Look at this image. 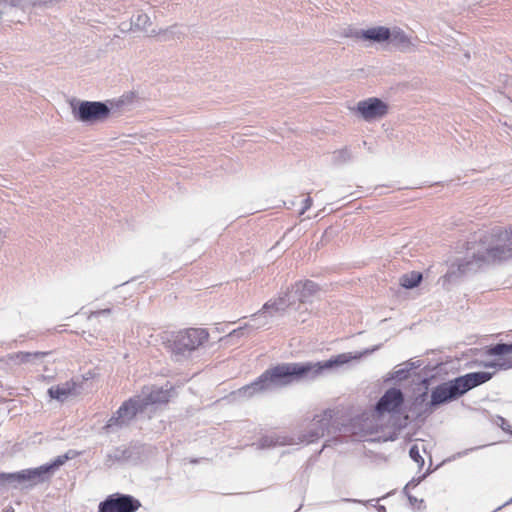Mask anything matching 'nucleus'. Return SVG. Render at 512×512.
<instances>
[{
  "instance_id": "19",
  "label": "nucleus",
  "mask_w": 512,
  "mask_h": 512,
  "mask_svg": "<svg viewBox=\"0 0 512 512\" xmlns=\"http://www.w3.org/2000/svg\"><path fill=\"white\" fill-rule=\"evenodd\" d=\"M47 352H16L13 355H11V359L17 363H26L29 362L32 358H42L46 356Z\"/></svg>"
},
{
  "instance_id": "6",
  "label": "nucleus",
  "mask_w": 512,
  "mask_h": 512,
  "mask_svg": "<svg viewBox=\"0 0 512 512\" xmlns=\"http://www.w3.org/2000/svg\"><path fill=\"white\" fill-rule=\"evenodd\" d=\"M140 507V501L133 496L115 493L99 503L98 512H136Z\"/></svg>"
},
{
  "instance_id": "21",
  "label": "nucleus",
  "mask_w": 512,
  "mask_h": 512,
  "mask_svg": "<svg viewBox=\"0 0 512 512\" xmlns=\"http://www.w3.org/2000/svg\"><path fill=\"white\" fill-rule=\"evenodd\" d=\"M283 304L284 302L282 299H279L278 301L274 302H267L264 304L263 310L273 309L274 311L278 312L284 309Z\"/></svg>"
},
{
  "instance_id": "2",
  "label": "nucleus",
  "mask_w": 512,
  "mask_h": 512,
  "mask_svg": "<svg viewBox=\"0 0 512 512\" xmlns=\"http://www.w3.org/2000/svg\"><path fill=\"white\" fill-rule=\"evenodd\" d=\"M315 366L308 363H284L267 369L251 385L243 388L245 393L262 392L273 387L286 386L294 381L311 376V370Z\"/></svg>"
},
{
  "instance_id": "10",
  "label": "nucleus",
  "mask_w": 512,
  "mask_h": 512,
  "mask_svg": "<svg viewBox=\"0 0 512 512\" xmlns=\"http://www.w3.org/2000/svg\"><path fill=\"white\" fill-rule=\"evenodd\" d=\"M357 111L365 120H372L383 117L388 106L378 98H369L357 104Z\"/></svg>"
},
{
  "instance_id": "8",
  "label": "nucleus",
  "mask_w": 512,
  "mask_h": 512,
  "mask_svg": "<svg viewBox=\"0 0 512 512\" xmlns=\"http://www.w3.org/2000/svg\"><path fill=\"white\" fill-rule=\"evenodd\" d=\"M142 411L144 410L140 405L139 397L136 396L130 398L125 401L116 411L115 415L108 420L107 427L122 425L125 422L133 419L138 412Z\"/></svg>"
},
{
  "instance_id": "11",
  "label": "nucleus",
  "mask_w": 512,
  "mask_h": 512,
  "mask_svg": "<svg viewBox=\"0 0 512 512\" xmlns=\"http://www.w3.org/2000/svg\"><path fill=\"white\" fill-rule=\"evenodd\" d=\"M403 401L402 392L399 389L391 388L380 398L376 410L380 414L396 412L403 404Z\"/></svg>"
},
{
  "instance_id": "13",
  "label": "nucleus",
  "mask_w": 512,
  "mask_h": 512,
  "mask_svg": "<svg viewBox=\"0 0 512 512\" xmlns=\"http://www.w3.org/2000/svg\"><path fill=\"white\" fill-rule=\"evenodd\" d=\"M52 466H40L34 469H25L17 473L1 474L2 479H14L17 481H35L42 480V476L48 473Z\"/></svg>"
},
{
  "instance_id": "20",
  "label": "nucleus",
  "mask_w": 512,
  "mask_h": 512,
  "mask_svg": "<svg viewBox=\"0 0 512 512\" xmlns=\"http://www.w3.org/2000/svg\"><path fill=\"white\" fill-rule=\"evenodd\" d=\"M390 38H392V41L398 45H402V46L411 45V41H410L409 37L400 28L393 29V31H391Z\"/></svg>"
},
{
  "instance_id": "15",
  "label": "nucleus",
  "mask_w": 512,
  "mask_h": 512,
  "mask_svg": "<svg viewBox=\"0 0 512 512\" xmlns=\"http://www.w3.org/2000/svg\"><path fill=\"white\" fill-rule=\"evenodd\" d=\"M355 37L374 42H384L390 39L391 31L386 27L379 26L356 32Z\"/></svg>"
},
{
  "instance_id": "12",
  "label": "nucleus",
  "mask_w": 512,
  "mask_h": 512,
  "mask_svg": "<svg viewBox=\"0 0 512 512\" xmlns=\"http://www.w3.org/2000/svg\"><path fill=\"white\" fill-rule=\"evenodd\" d=\"M331 419V411H324L321 415H316L310 424L312 434L309 436H304V441L311 443L324 436L325 431L330 425Z\"/></svg>"
},
{
  "instance_id": "18",
  "label": "nucleus",
  "mask_w": 512,
  "mask_h": 512,
  "mask_svg": "<svg viewBox=\"0 0 512 512\" xmlns=\"http://www.w3.org/2000/svg\"><path fill=\"white\" fill-rule=\"evenodd\" d=\"M422 274L417 271H411L401 276L400 285L406 289L417 287L422 281Z\"/></svg>"
},
{
  "instance_id": "16",
  "label": "nucleus",
  "mask_w": 512,
  "mask_h": 512,
  "mask_svg": "<svg viewBox=\"0 0 512 512\" xmlns=\"http://www.w3.org/2000/svg\"><path fill=\"white\" fill-rule=\"evenodd\" d=\"M76 391V383L74 381H67L63 384L52 386L48 389V394L51 398L59 401L66 400L69 396L73 395Z\"/></svg>"
},
{
  "instance_id": "14",
  "label": "nucleus",
  "mask_w": 512,
  "mask_h": 512,
  "mask_svg": "<svg viewBox=\"0 0 512 512\" xmlns=\"http://www.w3.org/2000/svg\"><path fill=\"white\" fill-rule=\"evenodd\" d=\"M355 358L356 357H353L350 354L343 353V354H339L335 358L329 359L328 361H325L323 363H321V362H318V363L308 362V365L315 366L311 370V377H316V376L320 375L324 369H329V368H332L333 366H339V365L346 364V363H348L349 361H351L352 359H355Z\"/></svg>"
},
{
  "instance_id": "23",
  "label": "nucleus",
  "mask_w": 512,
  "mask_h": 512,
  "mask_svg": "<svg viewBox=\"0 0 512 512\" xmlns=\"http://www.w3.org/2000/svg\"><path fill=\"white\" fill-rule=\"evenodd\" d=\"M72 456L69 455V453L65 454V455H61V456H58L55 461L53 462V464H51L50 466H52V468L54 467H58L60 465H63L68 459H70Z\"/></svg>"
},
{
  "instance_id": "17",
  "label": "nucleus",
  "mask_w": 512,
  "mask_h": 512,
  "mask_svg": "<svg viewBox=\"0 0 512 512\" xmlns=\"http://www.w3.org/2000/svg\"><path fill=\"white\" fill-rule=\"evenodd\" d=\"M297 290L300 293V301L305 302L308 297L318 291V286L313 281L305 280L296 284Z\"/></svg>"
},
{
  "instance_id": "9",
  "label": "nucleus",
  "mask_w": 512,
  "mask_h": 512,
  "mask_svg": "<svg viewBox=\"0 0 512 512\" xmlns=\"http://www.w3.org/2000/svg\"><path fill=\"white\" fill-rule=\"evenodd\" d=\"M109 108L101 102H82L77 111V117L83 122H94L106 119Z\"/></svg>"
},
{
  "instance_id": "3",
  "label": "nucleus",
  "mask_w": 512,
  "mask_h": 512,
  "mask_svg": "<svg viewBox=\"0 0 512 512\" xmlns=\"http://www.w3.org/2000/svg\"><path fill=\"white\" fill-rule=\"evenodd\" d=\"M494 373H468L436 386L431 392L430 406L436 407L460 398L467 391L489 381Z\"/></svg>"
},
{
  "instance_id": "5",
  "label": "nucleus",
  "mask_w": 512,
  "mask_h": 512,
  "mask_svg": "<svg viewBox=\"0 0 512 512\" xmlns=\"http://www.w3.org/2000/svg\"><path fill=\"white\" fill-rule=\"evenodd\" d=\"M175 394V388L167 383L165 387L157 385L144 386L139 397L143 410L148 406L167 405Z\"/></svg>"
},
{
  "instance_id": "22",
  "label": "nucleus",
  "mask_w": 512,
  "mask_h": 512,
  "mask_svg": "<svg viewBox=\"0 0 512 512\" xmlns=\"http://www.w3.org/2000/svg\"><path fill=\"white\" fill-rule=\"evenodd\" d=\"M410 457L417 463H423L424 460L422 456L420 455L419 449L416 445L412 446L409 451Z\"/></svg>"
},
{
  "instance_id": "4",
  "label": "nucleus",
  "mask_w": 512,
  "mask_h": 512,
  "mask_svg": "<svg viewBox=\"0 0 512 512\" xmlns=\"http://www.w3.org/2000/svg\"><path fill=\"white\" fill-rule=\"evenodd\" d=\"M210 334L206 328L190 327L178 331H163L160 340L163 347L173 356L190 354L209 341Z\"/></svg>"
},
{
  "instance_id": "7",
  "label": "nucleus",
  "mask_w": 512,
  "mask_h": 512,
  "mask_svg": "<svg viewBox=\"0 0 512 512\" xmlns=\"http://www.w3.org/2000/svg\"><path fill=\"white\" fill-rule=\"evenodd\" d=\"M486 354L495 357L492 361L485 363L487 368L508 370L512 368V343H498L487 347Z\"/></svg>"
},
{
  "instance_id": "1",
  "label": "nucleus",
  "mask_w": 512,
  "mask_h": 512,
  "mask_svg": "<svg viewBox=\"0 0 512 512\" xmlns=\"http://www.w3.org/2000/svg\"><path fill=\"white\" fill-rule=\"evenodd\" d=\"M512 258V227H493L479 231L466 244V255L456 264V271L446 274V278L476 271L490 263Z\"/></svg>"
}]
</instances>
